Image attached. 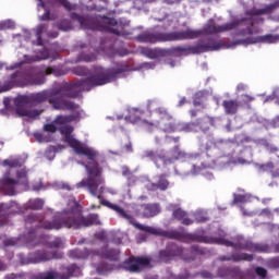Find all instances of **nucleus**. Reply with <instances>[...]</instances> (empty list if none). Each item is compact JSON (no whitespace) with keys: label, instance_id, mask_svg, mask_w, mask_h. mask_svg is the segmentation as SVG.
<instances>
[{"label":"nucleus","instance_id":"19","mask_svg":"<svg viewBox=\"0 0 279 279\" xmlns=\"http://www.w3.org/2000/svg\"><path fill=\"white\" fill-rule=\"evenodd\" d=\"M186 153L180 148V145H175L171 150H170V157H167L163 155L161 157V162L165 167H169V165H173L178 160H182V158H186Z\"/></svg>","mask_w":279,"mask_h":279},{"label":"nucleus","instance_id":"54","mask_svg":"<svg viewBox=\"0 0 279 279\" xmlns=\"http://www.w3.org/2000/svg\"><path fill=\"white\" fill-rule=\"evenodd\" d=\"M34 137L38 141V143H43L45 141V135H43V133H35Z\"/></svg>","mask_w":279,"mask_h":279},{"label":"nucleus","instance_id":"11","mask_svg":"<svg viewBox=\"0 0 279 279\" xmlns=\"http://www.w3.org/2000/svg\"><path fill=\"white\" fill-rule=\"evenodd\" d=\"M17 180L10 178V174H4V177L0 181V191L5 193V195H15L16 186L22 184L23 186H27V172L19 171L16 173Z\"/></svg>","mask_w":279,"mask_h":279},{"label":"nucleus","instance_id":"60","mask_svg":"<svg viewBox=\"0 0 279 279\" xmlns=\"http://www.w3.org/2000/svg\"><path fill=\"white\" fill-rule=\"evenodd\" d=\"M184 104H186V97H182L179 101V107L182 108V106H184Z\"/></svg>","mask_w":279,"mask_h":279},{"label":"nucleus","instance_id":"7","mask_svg":"<svg viewBox=\"0 0 279 279\" xmlns=\"http://www.w3.org/2000/svg\"><path fill=\"white\" fill-rule=\"evenodd\" d=\"M72 21H77L82 29H92V32H109V34H116L121 36V32L114 27L119 25L113 17H108L106 15H80L75 12L70 14Z\"/></svg>","mask_w":279,"mask_h":279},{"label":"nucleus","instance_id":"17","mask_svg":"<svg viewBox=\"0 0 279 279\" xmlns=\"http://www.w3.org/2000/svg\"><path fill=\"white\" fill-rule=\"evenodd\" d=\"M184 254V248L178 244H169L165 250L159 251L158 262L159 263H171Z\"/></svg>","mask_w":279,"mask_h":279},{"label":"nucleus","instance_id":"30","mask_svg":"<svg viewBox=\"0 0 279 279\" xmlns=\"http://www.w3.org/2000/svg\"><path fill=\"white\" fill-rule=\"evenodd\" d=\"M233 274H239V268H230L226 266L218 268V278H228V276H233Z\"/></svg>","mask_w":279,"mask_h":279},{"label":"nucleus","instance_id":"50","mask_svg":"<svg viewBox=\"0 0 279 279\" xmlns=\"http://www.w3.org/2000/svg\"><path fill=\"white\" fill-rule=\"evenodd\" d=\"M201 276H202V278H205V279H213V278H215V276H213V275L210 274V271H208V270L202 271V272H201Z\"/></svg>","mask_w":279,"mask_h":279},{"label":"nucleus","instance_id":"15","mask_svg":"<svg viewBox=\"0 0 279 279\" xmlns=\"http://www.w3.org/2000/svg\"><path fill=\"white\" fill-rule=\"evenodd\" d=\"M16 106L15 112L19 117H27L28 119H36V117H40V111L37 109H25L23 106H27V104H32L31 94L27 96H17L14 100Z\"/></svg>","mask_w":279,"mask_h":279},{"label":"nucleus","instance_id":"55","mask_svg":"<svg viewBox=\"0 0 279 279\" xmlns=\"http://www.w3.org/2000/svg\"><path fill=\"white\" fill-rule=\"evenodd\" d=\"M267 149L269 154H277V151H279V148L277 146H267Z\"/></svg>","mask_w":279,"mask_h":279},{"label":"nucleus","instance_id":"3","mask_svg":"<svg viewBox=\"0 0 279 279\" xmlns=\"http://www.w3.org/2000/svg\"><path fill=\"white\" fill-rule=\"evenodd\" d=\"M101 204L102 206H107V208L114 210V213H117L119 217L129 221V223L137 228V230H142V232H148V234H156L157 236H166V239H173L174 241H181V243H191V241H193L196 243H210L216 245H225L223 238H210L208 235H203L198 233H189L186 232L184 227L179 228V230L162 231L154 227H148L145 225L137 223L134 216L126 214L123 207L117 204H112L108 201H101Z\"/></svg>","mask_w":279,"mask_h":279},{"label":"nucleus","instance_id":"47","mask_svg":"<svg viewBox=\"0 0 279 279\" xmlns=\"http://www.w3.org/2000/svg\"><path fill=\"white\" fill-rule=\"evenodd\" d=\"M45 132H50L51 134H56L58 132V128L54 124L48 123L44 125Z\"/></svg>","mask_w":279,"mask_h":279},{"label":"nucleus","instance_id":"46","mask_svg":"<svg viewBox=\"0 0 279 279\" xmlns=\"http://www.w3.org/2000/svg\"><path fill=\"white\" fill-rule=\"evenodd\" d=\"M255 274L259 277V278H267V269H265L264 267H256L255 268Z\"/></svg>","mask_w":279,"mask_h":279},{"label":"nucleus","instance_id":"64","mask_svg":"<svg viewBox=\"0 0 279 279\" xmlns=\"http://www.w3.org/2000/svg\"><path fill=\"white\" fill-rule=\"evenodd\" d=\"M275 252H276L277 254H279V243H278V244H275Z\"/></svg>","mask_w":279,"mask_h":279},{"label":"nucleus","instance_id":"9","mask_svg":"<svg viewBox=\"0 0 279 279\" xmlns=\"http://www.w3.org/2000/svg\"><path fill=\"white\" fill-rule=\"evenodd\" d=\"M223 47H226V43H223V40L208 38L206 43L181 47V53L182 56H199V53H208V51H219V49H223Z\"/></svg>","mask_w":279,"mask_h":279},{"label":"nucleus","instance_id":"14","mask_svg":"<svg viewBox=\"0 0 279 279\" xmlns=\"http://www.w3.org/2000/svg\"><path fill=\"white\" fill-rule=\"evenodd\" d=\"M210 125H215V118L205 116L194 122L184 123L181 128L183 132H208Z\"/></svg>","mask_w":279,"mask_h":279},{"label":"nucleus","instance_id":"45","mask_svg":"<svg viewBox=\"0 0 279 279\" xmlns=\"http://www.w3.org/2000/svg\"><path fill=\"white\" fill-rule=\"evenodd\" d=\"M48 246L50 248H54V250L58 247H62V239H60V238L54 239V241L49 242Z\"/></svg>","mask_w":279,"mask_h":279},{"label":"nucleus","instance_id":"48","mask_svg":"<svg viewBox=\"0 0 279 279\" xmlns=\"http://www.w3.org/2000/svg\"><path fill=\"white\" fill-rule=\"evenodd\" d=\"M191 252H194V254H198L199 256H204V254H206V251L198 245H192Z\"/></svg>","mask_w":279,"mask_h":279},{"label":"nucleus","instance_id":"2","mask_svg":"<svg viewBox=\"0 0 279 279\" xmlns=\"http://www.w3.org/2000/svg\"><path fill=\"white\" fill-rule=\"evenodd\" d=\"M26 226L37 225L43 230H82V228H90V226H100L99 216L82 214V206L77 202H72L69 208L63 209L61 215L54 216L51 220L38 215L29 214L24 218Z\"/></svg>","mask_w":279,"mask_h":279},{"label":"nucleus","instance_id":"1","mask_svg":"<svg viewBox=\"0 0 279 279\" xmlns=\"http://www.w3.org/2000/svg\"><path fill=\"white\" fill-rule=\"evenodd\" d=\"M128 66L120 65L118 68L106 69L99 65L93 68V74L87 78H81L74 83L63 82L52 90H41L31 94V104H45L48 101L53 110H77L75 102L69 99H77L80 93L93 90L97 86H106L112 80H117V75L125 73Z\"/></svg>","mask_w":279,"mask_h":279},{"label":"nucleus","instance_id":"28","mask_svg":"<svg viewBox=\"0 0 279 279\" xmlns=\"http://www.w3.org/2000/svg\"><path fill=\"white\" fill-rule=\"evenodd\" d=\"M145 158H149L157 167H160L158 165V160H162L165 158V155L158 153V150H145L144 151Z\"/></svg>","mask_w":279,"mask_h":279},{"label":"nucleus","instance_id":"5","mask_svg":"<svg viewBox=\"0 0 279 279\" xmlns=\"http://www.w3.org/2000/svg\"><path fill=\"white\" fill-rule=\"evenodd\" d=\"M72 149L78 156H86L87 160H89L88 165H85L87 179H83L81 182L76 183V189H87L93 197L101 199V194L104 193V186H101L104 178L101 177L102 169L99 162H97L99 153L94 148L82 145V142L76 143Z\"/></svg>","mask_w":279,"mask_h":279},{"label":"nucleus","instance_id":"57","mask_svg":"<svg viewBox=\"0 0 279 279\" xmlns=\"http://www.w3.org/2000/svg\"><path fill=\"white\" fill-rule=\"evenodd\" d=\"M124 149H125L129 154H132V151H133L132 143H129V144L124 145Z\"/></svg>","mask_w":279,"mask_h":279},{"label":"nucleus","instance_id":"21","mask_svg":"<svg viewBox=\"0 0 279 279\" xmlns=\"http://www.w3.org/2000/svg\"><path fill=\"white\" fill-rule=\"evenodd\" d=\"M98 256H100V258L118 263V260H121V251L105 246L98 252Z\"/></svg>","mask_w":279,"mask_h":279},{"label":"nucleus","instance_id":"63","mask_svg":"<svg viewBox=\"0 0 279 279\" xmlns=\"http://www.w3.org/2000/svg\"><path fill=\"white\" fill-rule=\"evenodd\" d=\"M186 278H189V274L181 275V276L178 277V279H186Z\"/></svg>","mask_w":279,"mask_h":279},{"label":"nucleus","instance_id":"29","mask_svg":"<svg viewBox=\"0 0 279 279\" xmlns=\"http://www.w3.org/2000/svg\"><path fill=\"white\" fill-rule=\"evenodd\" d=\"M71 73H73V75H76L78 77H88V75H90V70H88L84 65H76L71 69Z\"/></svg>","mask_w":279,"mask_h":279},{"label":"nucleus","instance_id":"23","mask_svg":"<svg viewBox=\"0 0 279 279\" xmlns=\"http://www.w3.org/2000/svg\"><path fill=\"white\" fill-rule=\"evenodd\" d=\"M141 211L143 217L147 219L151 217H156V215H160V205L158 204H143L141 205Z\"/></svg>","mask_w":279,"mask_h":279},{"label":"nucleus","instance_id":"41","mask_svg":"<svg viewBox=\"0 0 279 279\" xmlns=\"http://www.w3.org/2000/svg\"><path fill=\"white\" fill-rule=\"evenodd\" d=\"M265 101H275L276 104L279 105V90L278 89L274 90L271 95L267 96Z\"/></svg>","mask_w":279,"mask_h":279},{"label":"nucleus","instance_id":"8","mask_svg":"<svg viewBox=\"0 0 279 279\" xmlns=\"http://www.w3.org/2000/svg\"><path fill=\"white\" fill-rule=\"evenodd\" d=\"M198 35V32L191 31V28L170 33H153L146 31L137 35L135 37V40H137V43H144L146 45H156L157 43H178L180 40H189L191 38H196V36Z\"/></svg>","mask_w":279,"mask_h":279},{"label":"nucleus","instance_id":"20","mask_svg":"<svg viewBox=\"0 0 279 279\" xmlns=\"http://www.w3.org/2000/svg\"><path fill=\"white\" fill-rule=\"evenodd\" d=\"M279 8V2H274L265 5L262 9H250L246 11V16H265L267 14H274Z\"/></svg>","mask_w":279,"mask_h":279},{"label":"nucleus","instance_id":"58","mask_svg":"<svg viewBox=\"0 0 279 279\" xmlns=\"http://www.w3.org/2000/svg\"><path fill=\"white\" fill-rule=\"evenodd\" d=\"M157 112H158V114H163V116L168 114L167 109H165V108H158Z\"/></svg>","mask_w":279,"mask_h":279},{"label":"nucleus","instance_id":"39","mask_svg":"<svg viewBox=\"0 0 279 279\" xmlns=\"http://www.w3.org/2000/svg\"><path fill=\"white\" fill-rule=\"evenodd\" d=\"M13 27H14V22L10 20L0 23V32H3L5 29H13Z\"/></svg>","mask_w":279,"mask_h":279},{"label":"nucleus","instance_id":"10","mask_svg":"<svg viewBox=\"0 0 279 279\" xmlns=\"http://www.w3.org/2000/svg\"><path fill=\"white\" fill-rule=\"evenodd\" d=\"M61 272H58L53 269L47 270L44 272H39L34 275L32 279H71V278H78L82 276V268L76 264H72L70 266H62Z\"/></svg>","mask_w":279,"mask_h":279},{"label":"nucleus","instance_id":"18","mask_svg":"<svg viewBox=\"0 0 279 279\" xmlns=\"http://www.w3.org/2000/svg\"><path fill=\"white\" fill-rule=\"evenodd\" d=\"M278 40L276 36L268 34L264 36H257V37H248L245 39H238L232 43L233 47H236V45H256V43H276Z\"/></svg>","mask_w":279,"mask_h":279},{"label":"nucleus","instance_id":"4","mask_svg":"<svg viewBox=\"0 0 279 279\" xmlns=\"http://www.w3.org/2000/svg\"><path fill=\"white\" fill-rule=\"evenodd\" d=\"M45 75H54V77H62L66 75V72L60 68L51 66H29L24 71H17L10 75L9 80L0 85V93H8L12 88L20 87L25 88V86H43L47 78Z\"/></svg>","mask_w":279,"mask_h":279},{"label":"nucleus","instance_id":"56","mask_svg":"<svg viewBox=\"0 0 279 279\" xmlns=\"http://www.w3.org/2000/svg\"><path fill=\"white\" fill-rule=\"evenodd\" d=\"M144 125L148 128V130H151V128H156V124L154 122H149L147 120L143 121Z\"/></svg>","mask_w":279,"mask_h":279},{"label":"nucleus","instance_id":"62","mask_svg":"<svg viewBox=\"0 0 279 279\" xmlns=\"http://www.w3.org/2000/svg\"><path fill=\"white\" fill-rule=\"evenodd\" d=\"M272 178H279V168L277 170H272Z\"/></svg>","mask_w":279,"mask_h":279},{"label":"nucleus","instance_id":"37","mask_svg":"<svg viewBox=\"0 0 279 279\" xmlns=\"http://www.w3.org/2000/svg\"><path fill=\"white\" fill-rule=\"evenodd\" d=\"M72 119L70 116H58L54 120L57 125H66V123H71Z\"/></svg>","mask_w":279,"mask_h":279},{"label":"nucleus","instance_id":"52","mask_svg":"<svg viewBox=\"0 0 279 279\" xmlns=\"http://www.w3.org/2000/svg\"><path fill=\"white\" fill-rule=\"evenodd\" d=\"M41 21H51V11L47 10V11L41 15Z\"/></svg>","mask_w":279,"mask_h":279},{"label":"nucleus","instance_id":"33","mask_svg":"<svg viewBox=\"0 0 279 279\" xmlns=\"http://www.w3.org/2000/svg\"><path fill=\"white\" fill-rule=\"evenodd\" d=\"M97 54L82 52L77 56L76 62H95Z\"/></svg>","mask_w":279,"mask_h":279},{"label":"nucleus","instance_id":"13","mask_svg":"<svg viewBox=\"0 0 279 279\" xmlns=\"http://www.w3.org/2000/svg\"><path fill=\"white\" fill-rule=\"evenodd\" d=\"M64 258V253L60 251H36L27 256L26 265H38V263H49V260H60Z\"/></svg>","mask_w":279,"mask_h":279},{"label":"nucleus","instance_id":"61","mask_svg":"<svg viewBox=\"0 0 279 279\" xmlns=\"http://www.w3.org/2000/svg\"><path fill=\"white\" fill-rule=\"evenodd\" d=\"M236 162H238L239 165H247V160H245V159H243V158H238V159H236Z\"/></svg>","mask_w":279,"mask_h":279},{"label":"nucleus","instance_id":"42","mask_svg":"<svg viewBox=\"0 0 279 279\" xmlns=\"http://www.w3.org/2000/svg\"><path fill=\"white\" fill-rule=\"evenodd\" d=\"M175 130H178V126L175 125L174 122L167 123L163 126V131L168 132L169 134L175 132Z\"/></svg>","mask_w":279,"mask_h":279},{"label":"nucleus","instance_id":"35","mask_svg":"<svg viewBox=\"0 0 279 279\" xmlns=\"http://www.w3.org/2000/svg\"><path fill=\"white\" fill-rule=\"evenodd\" d=\"M45 29H47V25H45V24H40L37 27L36 38H37V46L38 47H43V32H45Z\"/></svg>","mask_w":279,"mask_h":279},{"label":"nucleus","instance_id":"59","mask_svg":"<svg viewBox=\"0 0 279 279\" xmlns=\"http://www.w3.org/2000/svg\"><path fill=\"white\" fill-rule=\"evenodd\" d=\"M190 117L192 119H195V117H197V110H195V109L190 110Z\"/></svg>","mask_w":279,"mask_h":279},{"label":"nucleus","instance_id":"51","mask_svg":"<svg viewBox=\"0 0 279 279\" xmlns=\"http://www.w3.org/2000/svg\"><path fill=\"white\" fill-rule=\"evenodd\" d=\"M195 219H196L197 223H204V222H206L208 220L207 217L202 216L199 214L196 215Z\"/></svg>","mask_w":279,"mask_h":279},{"label":"nucleus","instance_id":"44","mask_svg":"<svg viewBox=\"0 0 279 279\" xmlns=\"http://www.w3.org/2000/svg\"><path fill=\"white\" fill-rule=\"evenodd\" d=\"M268 267H270V269H279V257H274L269 259Z\"/></svg>","mask_w":279,"mask_h":279},{"label":"nucleus","instance_id":"12","mask_svg":"<svg viewBox=\"0 0 279 279\" xmlns=\"http://www.w3.org/2000/svg\"><path fill=\"white\" fill-rule=\"evenodd\" d=\"M142 56L149 58L150 60H156L158 58H167L168 56H173L175 58L182 57V46L172 48H147L144 47L140 50Z\"/></svg>","mask_w":279,"mask_h":279},{"label":"nucleus","instance_id":"40","mask_svg":"<svg viewBox=\"0 0 279 279\" xmlns=\"http://www.w3.org/2000/svg\"><path fill=\"white\" fill-rule=\"evenodd\" d=\"M247 202V195L235 194L233 198V204H245Z\"/></svg>","mask_w":279,"mask_h":279},{"label":"nucleus","instance_id":"53","mask_svg":"<svg viewBox=\"0 0 279 279\" xmlns=\"http://www.w3.org/2000/svg\"><path fill=\"white\" fill-rule=\"evenodd\" d=\"M3 165L5 166V167H16V161H14V160H10V159H5L4 161H3Z\"/></svg>","mask_w":279,"mask_h":279},{"label":"nucleus","instance_id":"32","mask_svg":"<svg viewBox=\"0 0 279 279\" xmlns=\"http://www.w3.org/2000/svg\"><path fill=\"white\" fill-rule=\"evenodd\" d=\"M153 186L159 191H167V189H169V180H167L165 174H161L159 175V180L154 183Z\"/></svg>","mask_w":279,"mask_h":279},{"label":"nucleus","instance_id":"34","mask_svg":"<svg viewBox=\"0 0 279 279\" xmlns=\"http://www.w3.org/2000/svg\"><path fill=\"white\" fill-rule=\"evenodd\" d=\"M256 98H254L253 96H250V95H247V94H244V95H242V100H241V102H239L240 104V106L242 107V108H248V109H251L252 107L250 106V104H252V101H254Z\"/></svg>","mask_w":279,"mask_h":279},{"label":"nucleus","instance_id":"36","mask_svg":"<svg viewBox=\"0 0 279 279\" xmlns=\"http://www.w3.org/2000/svg\"><path fill=\"white\" fill-rule=\"evenodd\" d=\"M259 171L265 172H269V173H274V169L276 168V166L274 165V162H267V163H260L257 166Z\"/></svg>","mask_w":279,"mask_h":279},{"label":"nucleus","instance_id":"31","mask_svg":"<svg viewBox=\"0 0 279 279\" xmlns=\"http://www.w3.org/2000/svg\"><path fill=\"white\" fill-rule=\"evenodd\" d=\"M45 206V201L40 198H35L28 201L26 208L28 210H43V207Z\"/></svg>","mask_w":279,"mask_h":279},{"label":"nucleus","instance_id":"25","mask_svg":"<svg viewBox=\"0 0 279 279\" xmlns=\"http://www.w3.org/2000/svg\"><path fill=\"white\" fill-rule=\"evenodd\" d=\"M61 134H63L64 136V141L65 143H68V145L70 147H74L76 143H80V141H77L75 137H73V126L71 125H65L63 128L60 129Z\"/></svg>","mask_w":279,"mask_h":279},{"label":"nucleus","instance_id":"22","mask_svg":"<svg viewBox=\"0 0 279 279\" xmlns=\"http://www.w3.org/2000/svg\"><path fill=\"white\" fill-rule=\"evenodd\" d=\"M222 108L225 110V114L234 117V114L239 112V108H241V104L236 99H228L222 101Z\"/></svg>","mask_w":279,"mask_h":279},{"label":"nucleus","instance_id":"43","mask_svg":"<svg viewBox=\"0 0 279 279\" xmlns=\"http://www.w3.org/2000/svg\"><path fill=\"white\" fill-rule=\"evenodd\" d=\"M125 121H128L129 123H138V121H141V117L134 114V113H130L129 116L125 117Z\"/></svg>","mask_w":279,"mask_h":279},{"label":"nucleus","instance_id":"26","mask_svg":"<svg viewBox=\"0 0 279 279\" xmlns=\"http://www.w3.org/2000/svg\"><path fill=\"white\" fill-rule=\"evenodd\" d=\"M172 217L177 219V221H181L183 226H193V219L187 218L186 211L182 208L174 209Z\"/></svg>","mask_w":279,"mask_h":279},{"label":"nucleus","instance_id":"27","mask_svg":"<svg viewBox=\"0 0 279 279\" xmlns=\"http://www.w3.org/2000/svg\"><path fill=\"white\" fill-rule=\"evenodd\" d=\"M90 254H93V251H89L87 248H75L70 251V258L86 259L88 258V256H90Z\"/></svg>","mask_w":279,"mask_h":279},{"label":"nucleus","instance_id":"24","mask_svg":"<svg viewBox=\"0 0 279 279\" xmlns=\"http://www.w3.org/2000/svg\"><path fill=\"white\" fill-rule=\"evenodd\" d=\"M219 260H232L233 263H240V260H247L248 263H251V260H254V255L246 253H235L230 256H220Z\"/></svg>","mask_w":279,"mask_h":279},{"label":"nucleus","instance_id":"49","mask_svg":"<svg viewBox=\"0 0 279 279\" xmlns=\"http://www.w3.org/2000/svg\"><path fill=\"white\" fill-rule=\"evenodd\" d=\"M166 143L168 145H171V143H174L175 145H178V143H180V136L173 137V136H166Z\"/></svg>","mask_w":279,"mask_h":279},{"label":"nucleus","instance_id":"38","mask_svg":"<svg viewBox=\"0 0 279 279\" xmlns=\"http://www.w3.org/2000/svg\"><path fill=\"white\" fill-rule=\"evenodd\" d=\"M97 274H106V271H112V265L107 263H100L96 268Z\"/></svg>","mask_w":279,"mask_h":279},{"label":"nucleus","instance_id":"16","mask_svg":"<svg viewBox=\"0 0 279 279\" xmlns=\"http://www.w3.org/2000/svg\"><path fill=\"white\" fill-rule=\"evenodd\" d=\"M151 259L148 257H129L123 262L122 267L131 274H140L145 267H149Z\"/></svg>","mask_w":279,"mask_h":279},{"label":"nucleus","instance_id":"6","mask_svg":"<svg viewBox=\"0 0 279 279\" xmlns=\"http://www.w3.org/2000/svg\"><path fill=\"white\" fill-rule=\"evenodd\" d=\"M244 21H247L246 28H241L235 33V36H253V34H260V29L254 28V25L256 23H264L265 20L263 17H253V19H242V20H235L233 22H229L222 25H217L215 21H209L203 29L195 31L192 29V32H197L198 35L196 37L190 38V40H195V38H199L202 34H223V32H232V29H236L239 25L244 23Z\"/></svg>","mask_w":279,"mask_h":279}]
</instances>
